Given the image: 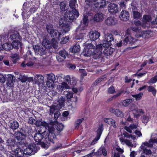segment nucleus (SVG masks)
I'll list each match as a JSON object with an SVG mask.
<instances>
[{
    "label": "nucleus",
    "mask_w": 157,
    "mask_h": 157,
    "mask_svg": "<svg viewBox=\"0 0 157 157\" xmlns=\"http://www.w3.org/2000/svg\"><path fill=\"white\" fill-rule=\"evenodd\" d=\"M48 128V131H43L41 130L35 133L34 139L37 144L41 142L43 140H44L45 142L47 143H54V141L56 137L55 134V129L51 125H49Z\"/></svg>",
    "instance_id": "f257e3e1"
},
{
    "label": "nucleus",
    "mask_w": 157,
    "mask_h": 157,
    "mask_svg": "<svg viewBox=\"0 0 157 157\" xmlns=\"http://www.w3.org/2000/svg\"><path fill=\"white\" fill-rule=\"evenodd\" d=\"M102 47L101 44H99L94 48V46L92 44H86L83 52V55L87 57L92 56L94 59H99L101 56Z\"/></svg>",
    "instance_id": "f03ea898"
},
{
    "label": "nucleus",
    "mask_w": 157,
    "mask_h": 157,
    "mask_svg": "<svg viewBox=\"0 0 157 157\" xmlns=\"http://www.w3.org/2000/svg\"><path fill=\"white\" fill-rule=\"evenodd\" d=\"M24 145L26 147L23 151L20 148H18L14 150L15 156L17 157H23L24 155H29L31 154H34L37 151V147L36 145L33 143H24Z\"/></svg>",
    "instance_id": "7ed1b4c3"
},
{
    "label": "nucleus",
    "mask_w": 157,
    "mask_h": 157,
    "mask_svg": "<svg viewBox=\"0 0 157 157\" xmlns=\"http://www.w3.org/2000/svg\"><path fill=\"white\" fill-rule=\"evenodd\" d=\"M130 138H132L133 140L137 139L135 136H132L131 134L125 132L120 136L119 139L122 145L125 144L128 146L133 147L134 145L129 139Z\"/></svg>",
    "instance_id": "20e7f679"
},
{
    "label": "nucleus",
    "mask_w": 157,
    "mask_h": 157,
    "mask_svg": "<svg viewBox=\"0 0 157 157\" xmlns=\"http://www.w3.org/2000/svg\"><path fill=\"white\" fill-rule=\"evenodd\" d=\"M46 29L48 32L49 33L52 37L57 38L58 40H60L62 34L58 31L53 29V25L50 24L46 25Z\"/></svg>",
    "instance_id": "39448f33"
},
{
    "label": "nucleus",
    "mask_w": 157,
    "mask_h": 157,
    "mask_svg": "<svg viewBox=\"0 0 157 157\" xmlns=\"http://www.w3.org/2000/svg\"><path fill=\"white\" fill-rule=\"evenodd\" d=\"M79 15L78 11L76 9L72 10V11H67L64 14V17L69 22H72L75 18L78 17Z\"/></svg>",
    "instance_id": "423d86ee"
},
{
    "label": "nucleus",
    "mask_w": 157,
    "mask_h": 157,
    "mask_svg": "<svg viewBox=\"0 0 157 157\" xmlns=\"http://www.w3.org/2000/svg\"><path fill=\"white\" fill-rule=\"evenodd\" d=\"M138 127V126L137 124H131L129 127L125 126L124 129L129 133H132V130H133L135 134L138 137H140L142 136V134L140 131L136 129Z\"/></svg>",
    "instance_id": "0eeeda50"
},
{
    "label": "nucleus",
    "mask_w": 157,
    "mask_h": 157,
    "mask_svg": "<svg viewBox=\"0 0 157 157\" xmlns=\"http://www.w3.org/2000/svg\"><path fill=\"white\" fill-rule=\"evenodd\" d=\"M64 106V101L62 100L59 99L58 103L54 104L52 106H50V113L53 114L56 110H58L62 108Z\"/></svg>",
    "instance_id": "6e6552de"
},
{
    "label": "nucleus",
    "mask_w": 157,
    "mask_h": 157,
    "mask_svg": "<svg viewBox=\"0 0 157 157\" xmlns=\"http://www.w3.org/2000/svg\"><path fill=\"white\" fill-rule=\"evenodd\" d=\"M130 111H132L134 117L139 118L141 116L140 114H144V110L141 109H138L137 107L135 104H132L130 108Z\"/></svg>",
    "instance_id": "1a4fd4ad"
},
{
    "label": "nucleus",
    "mask_w": 157,
    "mask_h": 157,
    "mask_svg": "<svg viewBox=\"0 0 157 157\" xmlns=\"http://www.w3.org/2000/svg\"><path fill=\"white\" fill-rule=\"evenodd\" d=\"M65 19L63 18H61L59 20V25L62 27L63 29V35L67 33L71 29V26L69 24L64 23Z\"/></svg>",
    "instance_id": "9d476101"
},
{
    "label": "nucleus",
    "mask_w": 157,
    "mask_h": 157,
    "mask_svg": "<svg viewBox=\"0 0 157 157\" xmlns=\"http://www.w3.org/2000/svg\"><path fill=\"white\" fill-rule=\"evenodd\" d=\"M114 40L113 36L111 34L107 33L105 35L104 38L103 40V43L101 44L103 47L106 46L107 45H111V42Z\"/></svg>",
    "instance_id": "9b49d317"
},
{
    "label": "nucleus",
    "mask_w": 157,
    "mask_h": 157,
    "mask_svg": "<svg viewBox=\"0 0 157 157\" xmlns=\"http://www.w3.org/2000/svg\"><path fill=\"white\" fill-rule=\"evenodd\" d=\"M26 5V3H24L23 6V12L21 14L23 19L28 18L31 14V12H30V8L27 7Z\"/></svg>",
    "instance_id": "f8f14e48"
},
{
    "label": "nucleus",
    "mask_w": 157,
    "mask_h": 157,
    "mask_svg": "<svg viewBox=\"0 0 157 157\" xmlns=\"http://www.w3.org/2000/svg\"><path fill=\"white\" fill-rule=\"evenodd\" d=\"M108 9L109 12L113 14H116L119 11L118 5L113 3L109 5Z\"/></svg>",
    "instance_id": "ddd939ff"
},
{
    "label": "nucleus",
    "mask_w": 157,
    "mask_h": 157,
    "mask_svg": "<svg viewBox=\"0 0 157 157\" xmlns=\"http://www.w3.org/2000/svg\"><path fill=\"white\" fill-rule=\"evenodd\" d=\"M35 124L38 127H43V129H44V130L46 129L48 131V128L49 125H51L54 128V125L53 124V123L48 124L44 121H36Z\"/></svg>",
    "instance_id": "4468645a"
},
{
    "label": "nucleus",
    "mask_w": 157,
    "mask_h": 157,
    "mask_svg": "<svg viewBox=\"0 0 157 157\" xmlns=\"http://www.w3.org/2000/svg\"><path fill=\"white\" fill-rule=\"evenodd\" d=\"M33 48L35 53L37 55L41 56L45 53L46 48L43 47L42 46L36 45L33 47Z\"/></svg>",
    "instance_id": "2eb2a0df"
},
{
    "label": "nucleus",
    "mask_w": 157,
    "mask_h": 157,
    "mask_svg": "<svg viewBox=\"0 0 157 157\" xmlns=\"http://www.w3.org/2000/svg\"><path fill=\"white\" fill-rule=\"evenodd\" d=\"M138 40L132 37L131 36H128L126 37L123 41V44L126 45L129 44L131 45L136 43Z\"/></svg>",
    "instance_id": "dca6fc26"
},
{
    "label": "nucleus",
    "mask_w": 157,
    "mask_h": 157,
    "mask_svg": "<svg viewBox=\"0 0 157 157\" xmlns=\"http://www.w3.org/2000/svg\"><path fill=\"white\" fill-rule=\"evenodd\" d=\"M6 144L8 146L9 149H10L13 151L15 150V147L16 144L15 140L12 138H10L6 140Z\"/></svg>",
    "instance_id": "f3484780"
},
{
    "label": "nucleus",
    "mask_w": 157,
    "mask_h": 157,
    "mask_svg": "<svg viewBox=\"0 0 157 157\" xmlns=\"http://www.w3.org/2000/svg\"><path fill=\"white\" fill-rule=\"evenodd\" d=\"M129 13L127 11L123 10L119 16L120 19L123 21H127L129 18Z\"/></svg>",
    "instance_id": "a211bd4d"
},
{
    "label": "nucleus",
    "mask_w": 157,
    "mask_h": 157,
    "mask_svg": "<svg viewBox=\"0 0 157 157\" xmlns=\"http://www.w3.org/2000/svg\"><path fill=\"white\" fill-rule=\"evenodd\" d=\"M157 143V138H152L150 139L148 141H146L143 143L141 146L144 147H152L153 146V144Z\"/></svg>",
    "instance_id": "6ab92c4d"
},
{
    "label": "nucleus",
    "mask_w": 157,
    "mask_h": 157,
    "mask_svg": "<svg viewBox=\"0 0 157 157\" xmlns=\"http://www.w3.org/2000/svg\"><path fill=\"white\" fill-rule=\"evenodd\" d=\"M44 78L41 75H36L34 77V79L35 83L39 86L40 84H43L44 82Z\"/></svg>",
    "instance_id": "aec40b11"
},
{
    "label": "nucleus",
    "mask_w": 157,
    "mask_h": 157,
    "mask_svg": "<svg viewBox=\"0 0 157 157\" xmlns=\"http://www.w3.org/2000/svg\"><path fill=\"white\" fill-rule=\"evenodd\" d=\"M109 111L117 117H123L124 115V113L118 109H115L112 108L110 109Z\"/></svg>",
    "instance_id": "412c9836"
},
{
    "label": "nucleus",
    "mask_w": 157,
    "mask_h": 157,
    "mask_svg": "<svg viewBox=\"0 0 157 157\" xmlns=\"http://www.w3.org/2000/svg\"><path fill=\"white\" fill-rule=\"evenodd\" d=\"M14 73L15 77L20 79L21 82H25L27 81V77L24 75L23 73H20L18 72H15Z\"/></svg>",
    "instance_id": "4be33fe9"
},
{
    "label": "nucleus",
    "mask_w": 157,
    "mask_h": 157,
    "mask_svg": "<svg viewBox=\"0 0 157 157\" xmlns=\"http://www.w3.org/2000/svg\"><path fill=\"white\" fill-rule=\"evenodd\" d=\"M21 40H14L12 42V44L13 48L18 50L20 48V51H21L22 47V44L20 41Z\"/></svg>",
    "instance_id": "5701e85b"
},
{
    "label": "nucleus",
    "mask_w": 157,
    "mask_h": 157,
    "mask_svg": "<svg viewBox=\"0 0 157 157\" xmlns=\"http://www.w3.org/2000/svg\"><path fill=\"white\" fill-rule=\"evenodd\" d=\"M117 23L116 19L113 17H110L105 20V24L108 26H112L115 25Z\"/></svg>",
    "instance_id": "b1692460"
},
{
    "label": "nucleus",
    "mask_w": 157,
    "mask_h": 157,
    "mask_svg": "<svg viewBox=\"0 0 157 157\" xmlns=\"http://www.w3.org/2000/svg\"><path fill=\"white\" fill-rule=\"evenodd\" d=\"M100 36L98 31H91L89 33V37L91 40L94 41L98 39Z\"/></svg>",
    "instance_id": "393cba45"
},
{
    "label": "nucleus",
    "mask_w": 157,
    "mask_h": 157,
    "mask_svg": "<svg viewBox=\"0 0 157 157\" xmlns=\"http://www.w3.org/2000/svg\"><path fill=\"white\" fill-rule=\"evenodd\" d=\"M151 20V16L148 15H144L143 16L142 21L144 24L145 25V26L148 27L149 26V24Z\"/></svg>",
    "instance_id": "a878e982"
},
{
    "label": "nucleus",
    "mask_w": 157,
    "mask_h": 157,
    "mask_svg": "<svg viewBox=\"0 0 157 157\" xmlns=\"http://www.w3.org/2000/svg\"><path fill=\"white\" fill-rule=\"evenodd\" d=\"M69 88V86L65 82H62L61 83L57 86V89L58 92L59 93L62 92L63 90L66 89H68Z\"/></svg>",
    "instance_id": "bb28decb"
},
{
    "label": "nucleus",
    "mask_w": 157,
    "mask_h": 157,
    "mask_svg": "<svg viewBox=\"0 0 157 157\" xmlns=\"http://www.w3.org/2000/svg\"><path fill=\"white\" fill-rule=\"evenodd\" d=\"M103 120L105 122L110 125L114 128H116L117 127V123L112 118H104Z\"/></svg>",
    "instance_id": "cd10ccee"
},
{
    "label": "nucleus",
    "mask_w": 157,
    "mask_h": 157,
    "mask_svg": "<svg viewBox=\"0 0 157 157\" xmlns=\"http://www.w3.org/2000/svg\"><path fill=\"white\" fill-rule=\"evenodd\" d=\"M111 45H107L106 46L104 47L105 48L104 53L105 55L108 56L111 55L114 51V49L112 48L110 46Z\"/></svg>",
    "instance_id": "c85d7f7f"
},
{
    "label": "nucleus",
    "mask_w": 157,
    "mask_h": 157,
    "mask_svg": "<svg viewBox=\"0 0 157 157\" xmlns=\"http://www.w3.org/2000/svg\"><path fill=\"white\" fill-rule=\"evenodd\" d=\"M105 17V15L102 13H99L95 14L94 17V21L99 22L102 21Z\"/></svg>",
    "instance_id": "c756f323"
},
{
    "label": "nucleus",
    "mask_w": 157,
    "mask_h": 157,
    "mask_svg": "<svg viewBox=\"0 0 157 157\" xmlns=\"http://www.w3.org/2000/svg\"><path fill=\"white\" fill-rule=\"evenodd\" d=\"M9 39L11 40H21V37L20 36L19 33L17 31H14L10 35Z\"/></svg>",
    "instance_id": "7c9ffc66"
},
{
    "label": "nucleus",
    "mask_w": 157,
    "mask_h": 157,
    "mask_svg": "<svg viewBox=\"0 0 157 157\" xmlns=\"http://www.w3.org/2000/svg\"><path fill=\"white\" fill-rule=\"evenodd\" d=\"M42 46L46 49H50L52 47V45L49 40L46 38H44L42 42Z\"/></svg>",
    "instance_id": "2f4dec72"
},
{
    "label": "nucleus",
    "mask_w": 157,
    "mask_h": 157,
    "mask_svg": "<svg viewBox=\"0 0 157 157\" xmlns=\"http://www.w3.org/2000/svg\"><path fill=\"white\" fill-rule=\"evenodd\" d=\"M95 7H97L99 6L102 8L106 5V0H95Z\"/></svg>",
    "instance_id": "473e14b6"
},
{
    "label": "nucleus",
    "mask_w": 157,
    "mask_h": 157,
    "mask_svg": "<svg viewBox=\"0 0 157 157\" xmlns=\"http://www.w3.org/2000/svg\"><path fill=\"white\" fill-rule=\"evenodd\" d=\"M151 33L148 31H141V34H139L138 37H142L144 38H148L151 37Z\"/></svg>",
    "instance_id": "72a5a7b5"
},
{
    "label": "nucleus",
    "mask_w": 157,
    "mask_h": 157,
    "mask_svg": "<svg viewBox=\"0 0 157 157\" xmlns=\"http://www.w3.org/2000/svg\"><path fill=\"white\" fill-rule=\"evenodd\" d=\"M80 46L77 44H76L71 46L70 49V51L72 53L78 52L80 50Z\"/></svg>",
    "instance_id": "f704fd0d"
},
{
    "label": "nucleus",
    "mask_w": 157,
    "mask_h": 157,
    "mask_svg": "<svg viewBox=\"0 0 157 157\" xmlns=\"http://www.w3.org/2000/svg\"><path fill=\"white\" fill-rule=\"evenodd\" d=\"M2 47L4 50L6 51H10L13 48L12 44L8 42L3 44Z\"/></svg>",
    "instance_id": "c9c22d12"
},
{
    "label": "nucleus",
    "mask_w": 157,
    "mask_h": 157,
    "mask_svg": "<svg viewBox=\"0 0 157 157\" xmlns=\"http://www.w3.org/2000/svg\"><path fill=\"white\" fill-rule=\"evenodd\" d=\"M10 123V128L13 130L16 129L19 127L18 123L17 121H11Z\"/></svg>",
    "instance_id": "e433bc0d"
},
{
    "label": "nucleus",
    "mask_w": 157,
    "mask_h": 157,
    "mask_svg": "<svg viewBox=\"0 0 157 157\" xmlns=\"http://www.w3.org/2000/svg\"><path fill=\"white\" fill-rule=\"evenodd\" d=\"M151 116L149 114H146L143 115L142 118V122L147 123L151 119Z\"/></svg>",
    "instance_id": "4c0bfd02"
},
{
    "label": "nucleus",
    "mask_w": 157,
    "mask_h": 157,
    "mask_svg": "<svg viewBox=\"0 0 157 157\" xmlns=\"http://www.w3.org/2000/svg\"><path fill=\"white\" fill-rule=\"evenodd\" d=\"M83 17L82 18V21L83 25L84 26H86L88 25L89 20H88V15L87 13H85L83 15Z\"/></svg>",
    "instance_id": "58836bf2"
},
{
    "label": "nucleus",
    "mask_w": 157,
    "mask_h": 157,
    "mask_svg": "<svg viewBox=\"0 0 157 157\" xmlns=\"http://www.w3.org/2000/svg\"><path fill=\"white\" fill-rule=\"evenodd\" d=\"M103 130V125L101 124L99 126L98 129L97 130V136L96 137L98 139H100V136L102 134Z\"/></svg>",
    "instance_id": "ea45409f"
},
{
    "label": "nucleus",
    "mask_w": 157,
    "mask_h": 157,
    "mask_svg": "<svg viewBox=\"0 0 157 157\" xmlns=\"http://www.w3.org/2000/svg\"><path fill=\"white\" fill-rule=\"evenodd\" d=\"M47 80L50 81H55L56 80V77L55 75L52 73H51L46 75Z\"/></svg>",
    "instance_id": "a19ab883"
},
{
    "label": "nucleus",
    "mask_w": 157,
    "mask_h": 157,
    "mask_svg": "<svg viewBox=\"0 0 157 157\" xmlns=\"http://www.w3.org/2000/svg\"><path fill=\"white\" fill-rule=\"evenodd\" d=\"M98 154L99 155H101L102 154L105 156L107 155V151L106 149L104 147L100 148L98 150Z\"/></svg>",
    "instance_id": "79ce46f5"
},
{
    "label": "nucleus",
    "mask_w": 157,
    "mask_h": 157,
    "mask_svg": "<svg viewBox=\"0 0 157 157\" xmlns=\"http://www.w3.org/2000/svg\"><path fill=\"white\" fill-rule=\"evenodd\" d=\"M133 100L132 99H127L122 101L121 104L123 106L126 107Z\"/></svg>",
    "instance_id": "37998d69"
},
{
    "label": "nucleus",
    "mask_w": 157,
    "mask_h": 157,
    "mask_svg": "<svg viewBox=\"0 0 157 157\" xmlns=\"http://www.w3.org/2000/svg\"><path fill=\"white\" fill-rule=\"evenodd\" d=\"M11 57L13 63H15L19 59V55L16 53L12 54Z\"/></svg>",
    "instance_id": "c03bdc74"
},
{
    "label": "nucleus",
    "mask_w": 157,
    "mask_h": 157,
    "mask_svg": "<svg viewBox=\"0 0 157 157\" xmlns=\"http://www.w3.org/2000/svg\"><path fill=\"white\" fill-rule=\"evenodd\" d=\"M132 15L134 19H138L140 18L142 14L139 12L134 10L132 11Z\"/></svg>",
    "instance_id": "a18cd8bd"
},
{
    "label": "nucleus",
    "mask_w": 157,
    "mask_h": 157,
    "mask_svg": "<svg viewBox=\"0 0 157 157\" xmlns=\"http://www.w3.org/2000/svg\"><path fill=\"white\" fill-rule=\"evenodd\" d=\"M6 84L9 87H13L14 84L13 76H12L11 78H9Z\"/></svg>",
    "instance_id": "49530a36"
},
{
    "label": "nucleus",
    "mask_w": 157,
    "mask_h": 157,
    "mask_svg": "<svg viewBox=\"0 0 157 157\" xmlns=\"http://www.w3.org/2000/svg\"><path fill=\"white\" fill-rule=\"evenodd\" d=\"M140 148L143 150L144 153L146 155H151L152 153L151 150L147 149L146 147H144L142 146H141Z\"/></svg>",
    "instance_id": "de8ad7c7"
},
{
    "label": "nucleus",
    "mask_w": 157,
    "mask_h": 157,
    "mask_svg": "<svg viewBox=\"0 0 157 157\" xmlns=\"http://www.w3.org/2000/svg\"><path fill=\"white\" fill-rule=\"evenodd\" d=\"M76 0L75 1L73 0H71L70 1L69 6L72 10L76 9L77 7H78V5L76 4Z\"/></svg>",
    "instance_id": "09e8293b"
},
{
    "label": "nucleus",
    "mask_w": 157,
    "mask_h": 157,
    "mask_svg": "<svg viewBox=\"0 0 157 157\" xmlns=\"http://www.w3.org/2000/svg\"><path fill=\"white\" fill-rule=\"evenodd\" d=\"M15 136L16 139L18 140H22L24 136L23 134L19 132H17L15 133Z\"/></svg>",
    "instance_id": "8fccbe9b"
},
{
    "label": "nucleus",
    "mask_w": 157,
    "mask_h": 157,
    "mask_svg": "<svg viewBox=\"0 0 157 157\" xmlns=\"http://www.w3.org/2000/svg\"><path fill=\"white\" fill-rule=\"evenodd\" d=\"M148 91L151 92L152 94L154 95H155L156 90L155 89V86H150L148 87L147 88Z\"/></svg>",
    "instance_id": "3c124183"
},
{
    "label": "nucleus",
    "mask_w": 157,
    "mask_h": 157,
    "mask_svg": "<svg viewBox=\"0 0 157 157\" xmlns=\"http://www.w3.org/2000/svg\"><path fill=\"white\" fill-rule=\"evenodd\" d=\"M95 0H86L85 2L86 5L92 7L93 6H95Z\"/></svg>",
    "instance_id": "603ef678"
},
{
    "label": "nucleus",
    "mask_w": 157,
    "mask_h": 157,
    "mask_svg": "<svg viewBox=\"0 0 157 157\" xmlns=\"http://www.w3.org/2000/svg\"><path fill=\"white\" fill-rule=\"evenodd\" d=\"M84 120V118H82L80 119H77L75 121V128L78 129L79 125L82 123V122Z\"/></svg>",
    "instance_id": "864d4df0"
},
{
    "label": "nucleus",
    "mask_w": 157,
    "mask_h": 157,
    "mask_svg": "<svg viewBox=\"0 0 157 157\" xmlns=\"http://www.w3.org/2000/svg\"><path fill=\"white\" fill-rule=\"evenodd\" d=\"M55 81H50L49 80H48L46 82V85L48 86V87L50 88H53L54 86V82Z\"/></svg>",
    "instance_id": "5fc2aeb1"
},
{
    "label": "nucleus",
    "mask_w": 157,
    "mask_h": 157,
    "mask_svg": "<svg viewBox=\"0 0 157 157\" xmlns=\"http://www.w3.org/2000/svg\"><path fill=\"white\" fill-rule=\"evenodd\" d=\"M124 1L122 0L121 2H120L119 6L121 9H125L126 8V3L127 0H124Z\"/></svg>",
    "instance_id": "6e6d98bb"
},
{
    "label": "nucleus",
    "mask_w": 157,
    "mask_h": 157,
    "mask_svg": "<svg viewBox=\"0 0 157 157\" xmlns=\"http://www.w3.org/2000/svg\"><path fill=\"white\" fill-rule=\"evenodd\" d=\"M143 95V94L142 93H140L137 94L132 95V96L135 98L136 101H138L141 99Z\"/></svg>",
    "instance_id": "4d7b16f0"
},
{
    "label": "nucleus",
    "mask_w": 157,
    "mask_h": 157,
    "mask_svg": "<svg viewBox=\"0 0 157 157\" xmlns=\"http://www.w3.org/2000/svg\"><path fill=\"white\" fill-rule=\"evenodd\" d=\"M51 44L52 47H53L54 48H56L58 45V42L55 39H52L51 40Z\"/></svg>",
    "instance_id": "13d9d810"
},
{
    "label": "nucleus",
    "mask_w": 157,
    "mask_h": 157,
    "mask_svg": "<svg viewBox=\"0 0 157 157\" xmlns=\"http://www.w3.org/2000/svg\"><path fill=\"white\" fill-rule=\"evenodd\" d=\"M56 126V128L58 131H61L63 130V126L61 123H57Z\"/></svg>",
    "instance_id": "bf43d9fd"
},
{
    "label": "nucleus",
    "mask_w": 157,
    "mask_h": 157,
    "mask_svg": "<svg viewBox=\"0 0 157 157\" xmlns=\"http://www.w3.org/2000/svg\"><path fill=\"white\" fill-rule=\"evenodd\" d=\"M59 54L65 58H66L68 55L67 53L65 50L60 51L59 52Z\"/></svg>",
    "instance_id": "052dcab7"
},
{
    "label": "nucleus",
    "mask_w": 157,
    "mask_h": 157,
    "mask_svg": "<svg viewBox=\"0 0 157 157\" xmlns=\"http://www.w3.org/2000/svg\"><path fill=\"white\" fill-rule=\"evenodd\" d=\"M8 39V37L6 35H1L0 36V44L1 43H4Z\"/></svg>",
    "instance_id": "680f3d73"
},
{
    "label": "nucleus",
    "mask_w": 157,
    "mask_h": 157,
    "mask_svg": "<svg viewBox=\"0 0 157 157\" xmlns=\"http://www.w3.org/2000/svg\"><path fill=\"white\" fill-rule=\"evenodd\" d=\"M108 92L110 94H113L115 93V88L113 86H111L108 90Z\"/></svg>",
    "instance_id": "e2e57ef3"
},
{
    "label": "nucleus",
    "mask_w": 157,
    "mask_h": 157,
    "mask_svg": "<svg viewBox=\"0 0 157 157\" xmlns=\"http://www.w3.org/2000/svg\"><path fill=\"white\" fill-rule=\"evenodd\" d=\"M157 81V74L155 76L151 78L148 82L149 83H154Z\"/></svg>",
    "instance_id": "0e129e2a"
},
{
    "label": "nucleus",
    "mask_w": 157,
    "mask_h": 157,
    "mask_svg": "<svg viewBox=\"0 0 157 157\" xmlns=\"http://www.w3.org/2000/svg\"><path fill=\"white\" fill-rule=\"evenodd\" d=\"M69 39V38L68 36H65L64 37H63L61 39V40L60 42V43L62 44H66L67 43Z\"/></svg>",
    "instance_id": "69168bd1"
},
{
    "label": "nucleus",
    "mask_w": 157,
    "mask_h": 157,
    "mask_svg": "<svg viewBox=\"0 0 157 157\" xmlns=\"http://www.w3.org/2000/svg\"><path fill=\"white\" fill-rule=\"evenodd\" d=\"M130 29L136 32L140 33L141 32L139 28L137 26L131 27Z\"/></svg>",
    "instance_id": "338daca9"
},
{
    "label": "nucleus",
    "mask_w": 157,
    "mask_h": 157,
    "mask_svg": "<svg viewBox=\"0 0 157 157\" xmlns=\"http://www.w3.org/2000/svg\"><path fill=\"white\" fill-rule=\"evenodd\" d=\"M60 8L62 11H64L65 10L66 4L64 2H61L59 4Z\"/></svg>",
    "instance_id": "774afa93"
}]
</instances>
